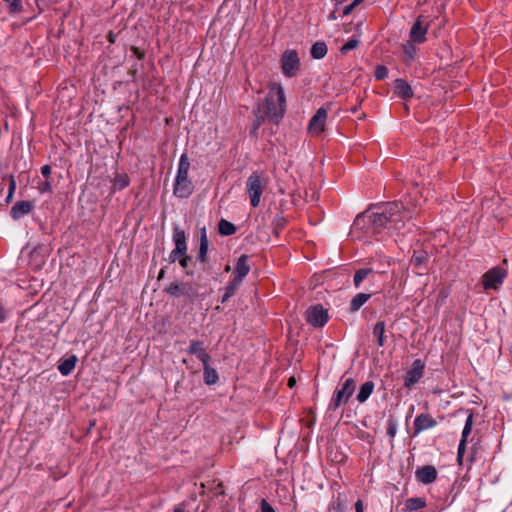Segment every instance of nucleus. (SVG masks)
Here are the masks:
<instances>
[{
  "label": "nucleus",
  "mask_w": 512,
  "mask_h": 512,
  "mask_svg": "<svg viewBox=\"0 0 512 512\" xmlns=\"http://www.w3.org/2000/svg\"><path fill=\"white\" fill-rule=\"evenodd\" d=\"M410 218H412V212L402 202L394 201L377 207V211H366L359 214L355 218L353 226L367 234H375L384 228L399 230Z\"/></svg>",
  "instance_id": "f257e3e1"
},
{
  "label": "nucleus",
  "mask_w": 512,
  "mask_h": 512,
  "mask_svg": "<svg viewBox=\"0 0 512 512\" xmlns=\"http://www.w3.org/2000/svg\"><path fill=\"white\" fill-rule=\"evenodd\" d=\"M268 89L264 100L258 102L253 109L255 119L250 128V135L253 137L258 136V130L266 119L277 125L286 113V97L282 85L272 82Z\"/></svg>",
  "instance_id": "f03ea898"
},
{
  "label": "nucleus",
  "mask_w": 512,
  "mask_h": 512,
  "mask_svg": "<svg viewBox=\"0 0 512 512\" xmlns=\"http://www.w3.org/2000/svg\"><path fill=\"white\" fill-rule=\"evenodd\" d=\"M190 169V161L188 155L183 153L180 156L177 174L173 185V194L177 198H188L194 191V185L188 176Z\"/></svg>",
  "instance_id": "7ed1b4c3"
},
{
  "label": "nucleus",
  "mask_w": 512,
  "mask_h": 512,
  "mask_svg": "<svg viewBox=\"0 0 512 512\" xmlns=\"http://www.w3.org/2000/svg\"><path fill=\"white\" fill-rule=\"evenodd\" d=\"M269 183L264 172L253 171L246 181V191L253 208H257L261 202V196Z\"/></svg>",
  "instance_id": "20e7f679"
},
{
  "label": "nucleus",
  "mask_w": 512,
  "mask_h": 512,
  "mask_svg": "<svg viewBox=\"0 0 512 512\" xmlns=\"http://www.w3.org/2000/svg\"><path fill=\"white\" fill-rule=\"evenodd\" d=\"M356 389V382L353 378H346L340 388H336L328 406L329 411H336L340 406L348 403Z\"/></svg>",
  "instance_id": "39448f33"
},
{
  "label": "nucleus",
  "mask_w": 512,
  "mask_h": 512,
  "mask_svg": "<svg viewBox=\"0 0 512 512\" xmlns=\"http://www.w3.org/2000/svg\"><path fill=\"white\" fill-rule=\"evenodd\" d=\"M164 291L173 297H185L193 303L199 296L198 285L192 282H171Z\"/></svg>",
  "instance_id": "423d86ee"
},
{
  "label": "nucleus",
  "mask_w": 512,
  "mask_h": 512,
  "mask_svg": "<svg viewBox=\"0 0 512 512\" xmlns=\"http://www.w3.org/2000/svg\"><path fill=\"white\" fill-rule=\"evenodd\" d=\"M172 239L175 244V248L170 252L168 256L169 263H174L177 260L179 261L181 255H184L188 249L185 231L178 226L173 228Z\"/></svg>",
  "instance_id": "0eeeda50"
},
{
  "label": "nucleus",
  "mask_w": 512,
  "mask_h": 512,
  "mask_svg": "<svg viewBox=\"0 0 512 512\" xmlns=\"http://www.w3.org/2000/svg\"><path fill=\"white\" fill-rule=\"evenodd\" d=\"M507 276V271L500 267L496 266L488 270L486 273L482 275V285L484 290L494 289L497 290L503 284L504 279Z\"/></svg>",
  "instance_id": "6e6552de"
},
{
  "label": "nucleus",
  "mask_w": 512,
  "mask_h": 512,
  "mask_svg": "<svg viewBox=\"0 0 512 512\" xmlns=\"http://www.w3.org/2000/svg\"><path fill=\"white\" fill-rule=\"evenodd\" d=\"M328 319V311L321 304L312 305L305 312L306 322L313 327H323Z\"/></svg>",
  "instance_id": "1a4fd4ad"
},
{
  "label": "nucleus",
  "mask_w": 512,
  "mask_h": 512,
  "mask_svg": "<svg viewBox=\"0 0 512 512\" xmlns=\"http://www.w3.org/2000/svg\"><path fill=\"white\" fill-rule=\"evenodd\" d=\"M281 69L286 77H294L300 67V59L295 50H286L281 57Z\"/></svg>",
  "instance_id": "9d476101"
},
{
  "label": "nucleus",
  "mask_w": 512,
  "mask_h": 512,
  "mask_svg": "<svg viewBox=\"0 0 512 512\" xmlns=\"http://www.w3.org/2000/svg\"><path fill=\"white\" fill-rule=\"evenodd\" d=\"M328 111L326 108H319L308 124V132L313 136L321 135L325 130Z\"/></svg>",
  "instance_id": "9b49d317"
},
{
  "label": "nucleus",
  "mask_w": 512,
  "mask_h": 512,
  "mask_svg": "<svg viewBox=\"0 0 512 512\" xmlns=\"http://www.w3.org/2000/svg\"><path fill=\"white\" fill-rule=\"evenodd\" d=\"M425 369V363L421 359H416L412 363L411 369H409L404 376V386L411 388L423 377Z\"/></svg>",
  "instance_id": "f8f14e48"
},
{
  "label": "nucleus",
  "mask_w": 512,
  "mask_h": 512,
  "mask_svg": "<svg viewBox=\"0 0 512 512\" xmlns=\"http://www.w3.org/2000/svg\"><path fill=\"white\" fill-rule=\"evenodd\" d=\"M437 425V421L429 413H420L413 422V431L411 437L418 436L421 432L432 429Z\"/></svg>",
  "instance_id": "ddd939ff"
},
{
  "label": "nucleus",
  "mask_w": 512,
  "mask_h": 512,
  "mask_svg": "<svg viewBox=\"0 0 512 512\" xmlns=\"http://www.w3.org/2000/svg\"><path fill=\"white\" fill-rule=\"evenodd\" d=\"M422 18V16H419L411 27L409 37L412 43L422 44L427 40L426 34L429 23L424 24Z\"/></svg>",
  "instance_id": "4468645a"
},
{
  "label": "nucleus",
  "mask_w": 512,
  "mask_h": 512,
  "mask_svg": "<svg viewBox=\"0 0 512 512\" xmlns=\"http://www.w3.org/2000/svg\"><path fill=\"white\" fill-rule=\"evenodd\" d=\"M186 352L190 355H195L202 364H206L211 361V356L207 352L203 341L191 340Z\"/></svg>",
  "instance_id": "2eb2a0df"
},
{
  "label": "nucleus",
  "mask_w": 512,
  "mask_h": 512,
  "mask_svg": "<svg viewBox=\"0 0 512 512\" xmlns=\"http://www.w3.org/2000/svg\"><path fill=\"white\" fill-rule=\"evenodd\" d=\"M437 476V469L433 465H424L419 467L415 472L416 480L425 485L433 483L437 479Z\"/></svg>",
  "instance_id": "dca6fc26"
},
{
  "label": "nucleus",
  "mask_w": 512,
  "mask_h": 512,
  "mask_svg": "<svg viewBox=\"0 0 512 512\" xmlns=\"http://www.w3.org/2000/svg\"><path fill=\"white\" fill-rule=\"evenodd\" d=\"M250 264H249V256L246 254H242L238 259L234 267L233 271V279L242 283L244 278L250 272Z\"/></svg>",
  "instance_id": "f3484780"
},
{
  "label": "nucleus",
  "mask_w": 512,
  "mask_h": 512,
  "mask_svg": "<svg viewBox=\"0 0 512 512\" xmlns=\"http://www.w3.org/2000/svg\"><path fill=\"white\" fill-rule=\"evenodd\" d=\"M34 209V203L32 201L28 200H21L16 202L11 210H10V216L14 220H19L22 217L30 214Z\"/></svg>",
  "instance_id": "a211bd4d"
},
{
  "label": "nucleus",
  "mask_w": 512,
  "mask_h": 512,
  "mask_svg": "<svg viewBox=\"0 0 512 512\" xmlns=\"http://www.w3.org/2000/svg\"><path fill=\"white\" fill-rule=\"evenodd\" d=\"M8 180H9L8 191H7V194H6L5 198H3L4 192H5V189H6L5 179H3L0 182V205H7V204H9L11 202V200L13 198V195H14V192L16 190V180H15L14 176L10 175L8 177Z\"/></svg>",
  "instance_id": "6ab92c4d"
},
{
  "label": "nucleus",
  "mask_w": 512,
  "mask_h": 512,
  "mask_svg": "<svg viewBox=\"0 0 512 512\" xmlns=\"http://www.w3.org/2000/svg\"><path fill=\"white\" fill-rule=\"evenodd\" d=\"M394 92L397 96L404 100H408L413 97V90L408 82L404 79L398 78L394 82Z\"/></svg>",
  "instance_id": "aec40b11"
},
{
  "label": "nucleus",
  "mask_w": 512,
  "mask_h": 512,
  "mask_svg": "<svg viewBox=\"0 0 512 512\" xmlns=\"http://www.w3.org/2000/svg\"><path fill=\"white\" fill-rule=\"evenodd\" d=\"M200 245H199V251L197 254V260L201 263H207L208 262V249H209V240L207 237L206 228L203 227L200 231Z\"/></svg>",
  "instance_id": "412c9836"
},
{
  "label": "nucleus",
  "mask_w": 512,
  "mask_h": 512,
  "mask_svg": "<svg viewBox=\"0 0 512 512\" xmlns=\"http://www.w3.org/2000/svg\"><path fill=\"white\" fill-rule=\"evenodd\" d=\"M428 254L426 251H414L411 263L417 269L418 274H423L427 270Z\"/></svg>",
  "instance_id": "4be33fe9"
},
{
  "label": "nucleus",
  "mask_w": 512,
  "mask_h": 512,
  "mask_svg": "<svg viewBox=\"0 0 512 512\" xmlns=\"http://www.w3.org/2000/svg\"><path fill=\"white\" fill-rule=\"evenodd\" d=\"M376 272L371 268H362L355 271L354 277H353V283L356 288H359L361 283L365 279L373 280L376 276Z\"/></svg>",
  "instance_id": "5701e85b"
},
{
  "label": "nucleus",
  "mask_w": 512,
  "mask_h": 512,
  "mask_svg": "<svg viewBox=\"0 0 512 512\" xmlns=\"http://www.w3.org/2000/svg\"><path fill=\"white\" fill-rule=\"evenodd\" d=\"M372 295L373 292L356 294L350 301L349 311L351 313L358 311L371 298Z\"/></svg>",
  "instance_id": "b1692460"
},
{
  "label": "nucleus",
  "mask_w": 512,
  "mask_h": 512,
  "mask_svg": "<svg viewBox=\"0 0 512 512\" xmlns=\"http://www.w3.org/2000/svg\"><path fill=\"white\" fill-rule=\"evenodd\" d=\"M241 282L231 279L224 288V294L220 299L222 304L226 303L231 297H233L239 289Z\"/></svg>",
  "instance_id": "393cba45"
},
{
  "label": "nucleus",
  "mask_w": 512,
  "mask_h": 512,
  "mask_svg": "<svg viewBox=\"0 0 512 512\" xmlns=\"http://www.w3.org/2000/svg\"><path fill=\"white\" fill-rule=\"evenodd\" d=\"M405 510L407 512L419 511L426 507V499L422 497H412L405 501Z\"/></svg>",
  "instance_id": "a878e982"
},
{
  "label": "nucleus",
  "mask_w": 512,
  "mask_h": 512,
  "mask_svg": "<svg viewBox=\"0 0 512 512\" xmlns=\"http://www.w3.org/2000/svg\"><path fill=\"white\" fill-rule=\"evenodd\" d=\"M210 362L203 364V378L207 385H214L219 380L217 371L209 365Z\"/></svg>",
  "instance_id": "bb28decb"
},
{
  "label": "nucleus",
  "mask_w": 512,
  "mask_h": 512,
  "mask_svg": "<svg viewBox=\"0 0 512 512\" xmlns=\"http://www.w3.org/2000/svg\"><path fill=\"white\" fill-rule=\"evenodd\" d=\"M375 384L373 381H367L360 386L356 399L359 403H364L374 391Z\"/></svg>",
  "instance_id": "cd10ccee"
},
{
  "label": "nucleus",
  "mask_w": 512,
  "mask_h": 512,
  "mask_svg": "<svg viewBox=\"0 0 512 512\" xmlns=\"http://www.w3.org/2000/svg\"><path fill=\"white\" fill-rule=\"evenodd\" d=\"M77 362V358L75 355L70 356L69 358L64 359L58 365V370L63 376L69 375L75 368Z\"/></svg>",
  "instance_id": "c85d7f7f"
},
{
  "label": "nucleus",
  "mask_w": 512,
  "mask_h": 512,
  "mask_svg": "<svg viewBox=\"0 0 512 512\" xmlns=\"http://www.w3.org/2000/svg\"><path fill=\"white\" fill-rule=\"evenodd\" d=\"M346 499L341 492L334 496L328 505V512H344Z\"/></svg>",
  "instance_id": "c756f323"
},
{
  "label": "nucleus",
  "mask_w": 512,
  "mask_h": 512,
  "mask_svg": "<svg viewBox=\"0 0 512 512\" xmlns=\"http://www.w3.org/2000/svg\"><path fill=\"white\" fill-rule=\"evenodd\" d=\"M373 336L377 340V344L379 347H383L386 342L385 337V322L384 321H377L373 327Z\"/></svg>",
  "instance_id": "7c9ffc66"
},
{
  "label": "nucleus",
  "mask_w": 512,
  "mask_h": 512,
  "mask_svg": "<svg viewBox=\"0 0 512 512\" xmlns=\"http://www.w3.org/2000/svg\"><path fill=\"white\" fill-rule=\"evenodd\" d=\"M327 51L326 43L323 41H317L312 45L310 54L314 59H322L326 56Z\"/></svg>",
  "instance_id": "2f4dec72"
},
{
  "label": "nucleus",
  "mask_w": 512,
  "mask_h": 512,
  "mask_svg": "<svg viewBox=\"0 0 512 512\" xmlns=\"http://www.w3.org/2000/svg\"><path fill=\"white\" fill-rule=\"evenodd\" d=\"M114 190H123L130 184V178L126 173H117L112 180Z\"/></svg>",
  "instance_id": "473e14b6"
},
{
  "label": "nucleus",
  "mask_w": 512,
  "mask_h": 512,
  "mask_svg": "<svg viewBox=\"0 0 512 512\" xmlns=\"http://www.w3.org/2000/svg\"><path fill=\"white\" fill-rule=\"evenodd\" d=\"M218 231L222 236H230L236 233L237 228L233 223L226 219H221L218 223Z\"/></svg>",
  "instance_id": "72a5a7b5"
},
{
  "label": "nucleus",
  "mask_w": 512,
  "mask_h": 512,
  "mask_svg": "<svg viewBox=\"0 0 512 512\" xmlns=\"http://www.w3.org/2000/svg\"><path fill=\"white\" fill-rule=\"evenodd\" d=\"M472 426H473V414L469 413V415L466 418V422H465L459 443H463V445L467 444V438L472 431Z\"/></svg>",
  "instance_id": "f704fd0d"
},
{
  "label": "nucleus",
  "mask_w": 512,
  "mask_h": 512,
  "mask_svg": "<svg viewBox=\"0 0 512 512\" xmlns=\"http://www.w3.org/2000/svg\"><path fill=\"white\" fill-rule=\"evenodd\" d=\"M287 220L283 215H277L273 220V233L279 235V233L286 227Z\"/></svg>",
  "instance_id": "c9c22d12"
},
{
  "label": "nucleus",
  "mask_w": 512,
  "mask_h": 512,
  "mask_svg": "<svg viewBox=\"0 0 512 512\" xmlns=\"http://www.w3.org/2000/svg\"><path fill=\"white\" fill-rule=\"evenodd\" d=\"M386 433L390 437L391 440L395 437V435L397 433V422L393 416H389V418L387 420Z\"/></svg>",
  "instance_id": "e433bc0d"
},
{
  "label": "nucleus",
  "mask_w": 512,
  "mask_h": 512,
  "mask_svg": "<svg viewBox=\"0 0 512 512\" xmlns=\"http://www.w3.org/2000/svg\"><path fill=\"white\" fill-rule=\"evenodd\" d=\"M9 5V13H20L23 11L22 0H4Z\"/></svg>",
  "instance_id": "4c0bfd02"
},
{
  "label": "nucleus",
  "mask_w": 512,
  "mask_h": 512,
  "mask_svg": "<svg viewBox=\"0 0 512 512\" xmlns=\"http://www.w3.org/2000/svg\"><path fill=\"white\" fill-rule=\"evenodd\" d=\"M374 76L377 80H384L388 76V68L384 65L375 67Z\"/></svg>",
  "instance_id": "58836bf2"
},
{
  "label": "nucleus",
  "mask_w": 512,
  "mask_h": 512,
  "mask_svg": "<svg viewBox=\"0 0 512 512\" xmlns=\"http://www.w3.org/2000/svg\"><path fill=\"white\" fill-rule=\"evenodd\" d=\"M359 45V40L352 38L349 39L340 49L341 53L345 54L348 51L355 49Z\"/></svg>",
  "instance_id": "ea45409f"
},
{
  "label": "nucleus",
  "mask_w": 512,
  "mask_h": 512,
  "mask_svg": "<svg viewBox=\"0 0 512 512\" xmlns=\"http://www.w3.org/2000/svg\"><path fill=\"white\" fill-rule=\"evenodd\" d=\"M38 190L40 193H49L51 194L53 192L52 190V184L49 180H46L38 185Z\"/></svg>",
  "instance_id": "a19ab883"
},
{
  "label": "nucleus",
  "mask_w": 512,
  "mask_h": 512,
  "mask_svg": "<svg viewBox=\"0 0 512 512\" xmlns=\"http://www.w3.org/2000/svg\"><path fill=\"white\" fill-rule=\"evenodd\" d=\"M465 451H466V445H463V443H459L456 460L460 466L463 465Z\"/></svg>",
  "instance_id": "79ce46f5"
},
{
  "label": "nucleus",
  "mask_w": 512,
  "mask_h": 512,
  "mask_svg": "<svg viewBox=\"0 0 512 512\" xmlns=\"http://www.w3.org/2000/svg\"><path fill=\"white\" fill-rule=\"evenodd\" d=\"M130 51L132 52L133 56H135L139 60H144L146 53L143 49H140L137 46H131Z\"/></svg>",
  "instance_id": "37998d69"
},
{
  "label": "nucleus",
  "mask_w": 512,
  "mask_h": 512,
  "mask_svg": "<svg viewBox=\"0 0 512 512\" xmlns=\"http://www.w3.org/2000/svg\"><path fill=\"white\" fill-rule=\"evenodd\" d=\"M192 261V257L187 254V252L184 255H181L179 259V264L183 269H187L189 266V263Z\"/></svg>",
  "instance_id": "c03bdc74"
},
{
  "label": "nucleus",
  "mask_w": 512,
  "mask_h": 512,
  "mask_svg": "<svg viewBox=\"0 0 512 512\" xmlns=\"http://www.w3.org/2000/svg\"><path fill=\"white\" fill-rule=\"evenodd\" d=\"M416 50V47L412 43H408L404 46L405 54L408 55L411 59L415 57Z\"/></svg>",
  "instance_id": "a18cd8bd"
},
{
  "label": "nucleus",
  "mask_w": 512,
  "mask_h": 512,
  "mask_svg": "<svg viewBox=\"0 0 512 512\" xmlns=\"http://www.w3.org/2000/svg\"><path fill=\"white\" fill-rule=\"evenodd\" d=\"M260 509L261 512H275V509L265 499L261 500Z\"/></svg>",
  "instance_id": "49530a36"
},
{
  "label": "nucleus",
  "mask_w": 512,
  "mask_h": 512,
  "mask_svg": "<svg viewBox=\"0 0 512 512\" xmlns=\"http://www.w3.org/2000/svg\"><path fill=\"white\" fill-rule=\"evenodd\" d=\"M51 171H52L51 166H50V165H48V164H47V165L42 166V168H41V173H42V175H43L46 179H47V178H49V176L51 175Z\"/></svg>",
  "instance_id": "de8ad7c7"
},
{
  "label": "nucleus",
  "mask_w": 512,
  "mask_h": 512,
  "mask_svg": "<svg viewBox=\"0 0 512 512\" xmlns=\"http://www.w3.org/2000/svg\"><path fill=\"white\" fill-rule=\"evenodd\" d=\"M186 503L185 502H181L179 504H177L174 508H173V511L172 512H188L187 509H186Z\"/></svg>",
  "instance_id": "09e8293b"
},
{
  "label": "nucleus",
  "mask_w": 512,
  "mask_h": 512,
  "mask_svg": "<svg viewBox=\"0 0 512 512\" xmlns=\"http://www.w3.org/2000/svg\"><path fill=\"white\" fill-rule=\"evenodd\" d=\"M355 512H364V505L361 499H358L355 503Z\"/></svg>",
  "instance_id": "8fccbe9b"
},
{
  "label": "nucleus",
  "mask_w": 512,
  "mask_h": 512,
  "mask_svg": "<svg viewBox=\"0 0 512 512\" xmlns=\"http://www.w3.org/2000/svg\"><path fill=\"white\" fill-rule=\"evenodd\" d=\"M354 8H355V6L353 3H350L349 5H347L343 10V16L349 15L353 11Z\"/></svg>",
  "instance_id": "3c124183"
},
{
  "label": "nucleus",
  "mask_w": 512,
  "mask_h": 512,
  "mask_svg": "<svg viewBox=\"0 0 512 512\" xmlns=\"http://www.w3.org/2000/svg\"><path fill=\"white\" fill-rule=\"evenodd\" d=\"M116 37H117V35L113 31H110L107 34V40L111 44H114L116 42Z\"/></svg>",
  "instance_id": "603ef678"
},
{
  "label": "nucleus",
  "mask_w": 512,
  "mask_h": 512,
  "mask_svg": "<svg viewBox=\"0 0 512 512\" xmlns=\"http://www.w3.org/2000/svg\"><path fill=\"white\" fill-rule=\"evenodd\" d=\"M6 319V312L3 305L0 303V323Z\"/></svg>",
  "instance_id": "864d4df0"
},
{
  "label": "nucleus",
  "mask_w": 512,
  "mask_h": 512,
  "mask_svg": "<svg viewBox=\"0 0 512 512\" xmlns=\"http://www.w3.org/2000/svg\"><path fill=\"white\" fill-rule=\"evenodd\" d=\"M288 387L290 388H293L295 385H296V379L294 376H291L289 379H288V383H287Z\"/></svg>",
  "instance_id": "5fc2aeb1"
},
{
  "label": "nucleus",
  "mask_w": 512,
  "mask_h": 512,
  "mask_svg": "<svg viewBox=\"0 0 512 512\" xmlns=\"http://www.w3.org/2000/svg\"><path fill=\"white\" fill-rule=\"evenodd\" d=\"M328 19L329 20H336L337 19V15H336V11H332L329 15H328Z\"/></svg>",
  "instance_id": "6e6d98bb"
},
{
  "label": "nucleus",
  "mask_w": 512,
  "mask_h": 512,
  "mask_svg": "<svg viewBox=\"0 0 512 512\" xmlns=\"http://www.w3.org/2000/svg\"><path fill=\"white\" fill-rule=\"evenodd\" d=\"M164 275H165V269H161L158 274V280H161L162 278H164Z\"/></svg>",
  "instance_id": "4d7b16f0"
},
{
  "label": "nucleus",
  "mask_w": 512,
  "mask_h": 512,
  "mask_svg": "<svg viewBox=\"0 0 512 512\" xmlns=\"http://www.w3.org/2000/svg\"><path fill=\"white\" fill-rule=\"evenodd\" d=\"M363 1H364V0H353V2H352V3H353V4H354V6L356 7V6H358L360 3H362Z\"/></svg>",
  "instance_id": "13d9d810"
},
{
  "label": "nucleus",
  "mask_w": 512,
  "mask_h": 512,
  "mask_svg": "<svg viewBox=\"0 0 512 512\" xmlns=\"http://www.w3.org/2000/svg\"><path fill=\"white\" fill-rule=\"evenodd\" d=\"M35 2H36V6L39 8V10L42 11L43 9L40 7L41 2H39V0H35Z\"/></svg>",
  "instance_id": "bf43d9fd"
},
{
  "label": "nucleus",
  "mask_w": 512,
  "mask_h": 512,
  "mask_svg": "<svg viewBox=\"0 0 512 512\" xmlns=\"http://www.w3.org/2000/svg\"><path fill=\"white\" fill-rule=\"evenodd\" d=\"M35 2H36V6L39 8V10L42 11L43 9L40 7L41 2H39V0H35Z\"/></svg>",
  "instance_id": "052dcab7"
},
{
  "label": "nucleus",
  "mask_w": 512,
  "mask_h": 512,
  "mask_svg": "<svg viewBox=\"0 0 512 512\" xmlns=\"http://www.w3.org/2000/svg\"><path fill=\"white\" fill-rule=\"evenodd\" d=\"M230 269H231V268H230V266H229V265H226V267H225V271H226V272H229V271H230Z\"/></svg>",
  "instance_id": "680f3d73"
},
{
  "label": "nucleus",
  "mask_w": 512,
  "mask_h": 512,
  "mask_svg": "<svg viewBox=\"0 0 512 512\" xmlns=\"http://www.w3.org/2000/svg\"><path fill=\"white\" fill-rule=\"evenodd\" d=\"M351 111L355 113L357 111V107L352 108Z\"/></svg>",
  "instance_id": "e2e57ef3"
},
{
  "label": "nucleus",
  "mask_w": 512,
  "mask_h": 512,
  "mask_svg": "<svg viewBox=\"0 0 512 512\" xmlns=\"http://www.w3.org/2000/svg\"><path fill=\"white\" fill-rule=\"evenodd\" d=\"M186 273H187V275H193V272L187 271Z\"/></svg>",
  "instance_id": "0e129e2a"
}]
</instances>
